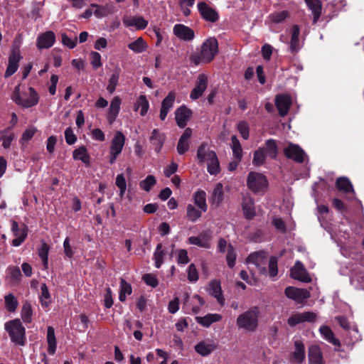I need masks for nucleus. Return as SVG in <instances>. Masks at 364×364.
I'll use <instances>...</instances> for the list:
<instances>
[{
    "label": "nucleus",
    "mask_w": 364,
    "mask_h": 364,
    "mask_svg": "<svg viewBox=\"0 0 364 364\" xmlns=\"http://www.w3.org/2000/svg\"><path fill=\"white\" fill-rule=\"evenodd\" d=\"M218 53V43L215 38L210 37L205 40L199 53L191 56L190 60L195 65L200 63H210Z\"/></svg>",
    "instance_id": "obj_1"
},
{
    "label": "nucleus",
    "mask_w": 364,
    "mask_h": 364,
    "mask_svg": "<svg viewBox=\"0 0 364 364\" xmlns=\"http://www.w3.org/2000/svg\"><path fill=\"white\" fill-rule=\"evenodd\" d=\"M11 100L18 105L29 108L36 105L39 101V95L32 87H28V92L21 93L20 85L15 87L11 95Z\"/></svg>",
    "instance_id": "obj_2"
},
{
    "label": "nucleus",
    "mask_w": 364,
    "mask_h": 364,
    "mask_svg": "<svg viewBox=\"0 0 364 364\" xmlns=\"http://www.w3.org/2000/svg\"><path fill=\"white\" fill-rule=\"evenodd\" d=\"M259 315V310L257 306L241 314L237 318L238 328L248 331H255L258 326Z\"/></svg>",
    "instance_id": "obj_3"
},
{
    "label": "nucleus",
    "mask_w": 364,
    "mask_h": 364,
    "mask_svg": "<svg viewBox=\"0 0 364 364\" xmlns=\"http://www.w3.org/2000/svg\"><path fill=\"white\" fill-rule=\"evenodd\" d=\"M266 176L258 172L251 171L247 178V186L254 193L264 195L268 188Z\"/></svg>",
    "instance_id": "obj_4"
},
{
    "label": "nucleus",
    "mask_w": 364,
    "mask_h": 364,
    "mask_svg": "<svg viewBox=\"0 0 364 364\" xmlns=\"http://www.w3.org/2000/svg\"><path fill=\"white\" fill-rule=\"evenodd\" d=\"M5 329L8 332L12 342L23 346L25 344V328L19 319H14L5 323Z\"/></svg>",
    "instance_id": "obj_5"
},
{
    "label": "nucleus",
    "mask_w": 364,
    "mask_h": 364,
    "mask_svg": "<svg viewBox=\"0 0 364 364\" xmlns=\"http://www.w3.org/2000/svg\"><path fill=\"white\" fill-rule=\"evenodd\" d=\"M126 137L121 131H117L111 141L109 146L110 164L115 163L117 157L121 154L125 144Z\"/></svg>",
    "instance_id": "obj_6"
},
{
    "label": "nucleus",
    "mask_w": 364,
    "mask_h": 364,
    "mask_svg": "<svg viewBox=\"0 0 364 364\" xmlns=\"http://www.w3.org/2000/svg\"><path fill=\"white\" fill-rule=\"evenodd\" d=\"M218 251L221 253L227 252L226 260L228 266L232 268L235 264L236 253L233 246L228 244L227 241L223 238H220L217 245Z\"/></svg>",
    "instance_id": "obj_7"
},
{
    "label": "nucleus",
    "mask_w": 364,
    "mask_h": 364,
    "mask_svg": "<svg viewBox=\"0 0 364 364\" xmlns=\"http://www.w3.org/2000/svg\"><path fill=\"white\" fill-rule=\"evenodd\" d=\"M212 233L209 231L203 232L198 236H191L188 239V243L204 249H210L212 246Z\"/></svg>",
    "instance_id": "obj_8"
},
{
    "label": "nucleus",
    "mask_w": 364,
    "mask_h": 364,
    "mask_svg": "<svg viewBox=\"0 0 364 364\" xmlns=\"http://www.w3.org/2000/svg\"><path fill=\"white\" fill-rule=\"evenodd\" d=\"M208 75L205 73L199 74L195 87L192 90L190 97L195 100L200 97L208 87Z\"/></svg>",
    "instance_id": "obj_9"
},
{
    "label": "nucleus",
    "mask_w": 364,
    "mask_h": 364,
    "mask_svg": "<svg viewBox=\"0 0 364 364\" xmlns=\"http://www.w3.org/2000/svg\"><path fill=\"white\" fill-rule=\"evenodd\" d=\"M316 318V314L311 311H304L302 313H296L291 315L288 318V324L290 326H295L297 324L304 322H314Z\"/></svg>",
    "instance_id": "obj_10"
},
{
    "label": "nucleus",
    "mask_w": 364,
    "mask_h": 364,
    "mask_svg": "<svg viewBox=\"0 0 364 364\" xmlns=\"http://www.w3.org/2000/svg\"><path fill=\"white\" fill-rule=\"evenodd\" d=\"M285 295L296 302L301 304L310 297V293L302 289H298L294 287H288L285 289Z\"/></svg>",
    "instance_id": "obj_11"
},
{
    "label": "nucleus",
    "mask_w": 364,
    "mask_h": 364,
    "mask_svg": "<svg viewBox=\"0 0 364 364\" xmlns=\"http://www.w3.org/2000/svg\"><path fill=\"white\" fill-rule=\"evenodd\" d=\"M284 155L293 161L302 163L304 160L305 152L299 146L294 144H289L284 150Z\"/></svg>",
    "instance_id": "obj_12"
},
{
    "label": "nucleus",
    "mask_w": 364,
    "mask_h": 364,
    "mask_svg": "<svg viewBox=\"0 0 364 364\" xmlns=\"http://www.w3.org/2000/svg\"><path fill=\"white\" fill-rule=\"evenodd\" d=\"M22 59L20 51L14 50L9 57L8 65L5 72L4 77H9L13 75L18 68V63Z\"/></svg>",
    "instance_id": "obj_13"
},
{
    "label": "nucleus",
    "mask_w": 364,
    "mask_h": 364,
    "mask_svg": "<svg viewBox=\"0 0 364 364\" xmlns=\"http://www.w3.org/2000/svg\"><path fill=\"white\" fill-rule=\"evenodd\" d=\"M173 33L178 39L185 41H191L195 38L193 30L183 24H176Z\"/></svg>",
    "instance_id": "obj_14"
},
{
    "label": "nucleus",
    "mask_w": 364,
    "mask_h": 364,
    "mask_svg": "<svg viewBox=\"0 0 364 364\" xmlns=\"http://www.w3.org/2000/svg\"><path fill=\"white\" fill-rule=\"evenodd\" d=\"M291 277L303 282H310L311 281V278L307 273L304 266L299 261H297L291 269Z\"/></svg>",
    "instance_id": "obj_15"
},
{
    "label": "nucleus",
    "mask_w": 364,
    "mask_h": 364,
    "mask_svg": "<svg viewBox=\"0 0 364 364\" xmlns=\"http://www.w3.org/2000/svg\"><path fill=\"white\" fill-rule=\"evenodd\" d=\"M204 304L203 298L198 294H195L192 297L188 296L184 301L183 306L186 310L191 311L193 314H198Z\"/></svg>",
    "instance_id": "obj_16"
},
{
    "label": "nucleus",
    "mask_w": 364,
    "mask_h": 364,
    "mask_svg": "<svg viewBox=\"0 0 364 364\" xmlns=\"http://www.w3.org/2000/svg\"><path fill=\"white\" fill-rule=\"evenodd\" d=\"M55 41V36L53 31H46L39 35L36 40L38 49H47L52 47Z\"/></svg>",
    "instance_id": "obj_17"
},
{
    "label": "nucleus",
    "mask_w": 364,
    "mask_h": 364,
    "mask_svg": "<svg viewBox=\"0 0 364 364\" xmlns=\"http://www.w3.org/2000/svg\"><path fill=\"white\" fill-rule=\"evenodd\" d=\"M206 290L210 295L216 299L221 306L224 305L225 299L223 295L221 284L219 280H212L208 285Z\"/></svg>",
    "instance_id": "obj_18"
},
{
    "label": "nucleus",
    "mask_w": 364,
    "mask_h": 364,
    "mask_svg": "<svg viewBox=\"0 0 364 364\" xmlns=\"http://www.w3.org/2000/svg\"><path fill=\"white\" fill-rule=\"evenodd\" d=\"M216 155L215 151L210 149V145L206 142H203L198 148L196 156L199 162L206 163L213 159Z\"/></svg>",
    "instance_id": "obj_19"
},
{
    "label": "nucleus",
    "mask_w": 364,
    "mask_h": 364,
    "mask_svg": "<svg viewBox=\"0 0 364 364\" xmlns=\"http://www.w3.org/2000/svg\"><path fill=\"white\" fill-rule=\"evenodd\" d=\"M275 104L279 114L282 117H284L287 115L289 112L291 104V97L287 94L277 95L275 98Z\"/></svg>",
    "instance_id": "obj_20"
},
{
    "label": "nucleus",
    "mask_w": 364,
    "mask_h": 364,
    "mask_svg": "<svg viewBox=\"0 0 364 364\" xmlns=\"http://www.w3.org/2000/svg\"><path fill=\"white\" fill-rule=\"evenodd\" d=\"M122 22L126 27H134L136 30H143L148 25V21L142 16H125Z\"/></svg>",
    "instance_id": "obj_21"
},
{
    "label": "nucleus",
    "mask_w": 364,
    "mask_h": 364,
    "mask_svg": "<svg viewBox=\"0 0 364 364\" xmlns=\"http://www.w3.org/2000/svg\"><path fill=\"white\" fill-rule=\"evenodd\" d=\"M197 6L200 14L206 21L210 22H215L218 20V14L213 9L210 8L206 3L199 2Z\"/></svg>",
    "instance_id": "obj_22"
},
{
    "label": "nucleus",
    "mask_w": 364,
    "mask_h": 364,
    "mask_svg": "<svg viewBox=\"0 0 364 364\" xmlns=\"http://www.w3.org/2000/svg\"><path fill=\"white\" fill-rule=\"evenodd\" d=\"M242 209L244 217L252 220L256 215L254 200L250 196H244L242 202Z\"/></svg>",
    "instance_id": "obj_23"
},
{
    "label": "nucleus",
    "mask_w": 364,
    "mask_h": 364,
    "mask_svg": "<svg viewBox=\"0 0 364 364\" xmlns=\"http://www.w3.org/2000/svg\"><path fill=\"white\" fill-rule=\"evenodd\" d=\"M192 112L185 106H181L175 112V117L177 125L183 128L186 126L188 120L191 116Z\"/></svg>",
    "instance_id": "obj_24"
},
{
    "label": "nucleus",
    "mask_w": 364,
    "mask_h": 364,
    "mask_svg": "<svg viewBox=\"0 0 364 364\" xmlns=\"http://www.w3.org/2000/svg\"><path fill=\"white\" fill-rule=\"evenodd\" d=\"M121 104L122 100L119 96L114 97L111 100L107 117L109 124H112L116 120L120 111Z\"/></svg>",
    "instance_id": "obj_25"
},
{
    "label": "nucleus",
    "mask_w": 364,
    "mask_h": 364,
    "mask_svg": "<svg viewBox=\"0 0 364 364\" xmlns=\"http://www.w3.org/2000/svg\"><path fill=\"white\" fill-rule=\"evenodd\" d=\"M266 254L264 252H254L249 255L247 259L248 264H253L258 267L261 273L265 272V267L263 265L265 264Z\"/></svg>",
    "instance_id": "obj_26"
},
{
    "label": "nucleus",
    "mask_w": 364,
    "mask_h": 364,
    "mask_svg": "<svg viewBox=\"0 0 364 364\" xmlns=\"http://www.w3.org/2000/svg\"><path fill=\"white\" fill-rule=\"evenodd\" d=\"M192 135V129L191 128H186L181 136L178 144H177V152L178 154L182 155L188 151L190 148V143L188 139Z\"/></svg>",
    "instance_id": "obj_27"
},
{
    "label": "nucleus",
    "mask_w": 364,
    "mask_h": 364,
    "mask_svg": "<svg viewBox=\"0 0 364 364\" xmlns=\"http://www.w3.org/2000/svg\"><path fill=\"white\" fill-rule=\"evenodd\" d=\"M305 347L299 340L294 341V351L291 358V362L294 364H301L305 360Z\"/></svg>",
    "instance_id": "obj_28"
},
{
    "label": "nucleus",
    "mask_w": 364,
    "mask_h": 364,
    "mask_svg": "<svg viewBox=\"0 0 364 364\" xmlns=\"http://www.w3.org/2000/svg\"><path fill=\"white\" fill-rule=\"evenodd\" d=\"M176 99V93L173 91L170 92L168 95L161 102V108L159 117L161 120H164L170 110L173 107Z\"/></svg>",
    "instance_id": "obj_29"
},
{
    "label": "nucleus",
    "mask_w": 364,
    "mask_h": 364,
    "mask_svg": "<svg viewBox=\"0 0 364 364\" xmlns=\"http://www.w3.org/2000/svg\"><path fill=\"white\" fill-rule=\"evenodd\" d=\"M216 348V345L212 341H203L196 344L194 349L201 356H208Z\"/></svg>",
    "instance_id": "obj_30"
},
{
    "label": "nucleus",
    "mask_w": 364,
    "mask_h": 364,
    "mask_svg": "<svg viewBox=\"0 0 364 364\" xmlns=\"http://www.w3.org/2000/svg\"><path fill=\"white\" fill-rule=\"evenodd\" d=\"M308 358L309 364H325L322 351L318 346L309 347Z\"/></svg>",
    "instance_id": "obj_31"
},
{
    "label": "nucleus",
    "mask_w": 364,
    "mask_h": 364,
    "mask_svg": "<svg viewBox=\"0 0 364 364\" xmlns=\"http://www.w3.org/2000/svg\"><path fill=\"white\" fill-rule=\"evenodd\" d=\"M222 318L219 314H208L204 316L196 317V321L200 325L208 328L212 323L221 321Z\"/></svg>",
    "instance_id": "obj_32"
},
{
    "label": "nucleus",
    "mask_w": 364,
    "mask_h": 364,
    "mask_svg": "<svg viewBox=\"0 0 364 364\" xmlns=\"http://www.w3.org/2000/svg\"><path fill=\"white\" fill-rule=\"evenodd\" d=\"M319 331L326 341L331 343L335 346L339 347L341 346L340 341L334 337V334L331 329L328 326H321L319 328Z\"/></svg>",
    "instance_id": "obj_33"
},
{
    "label": "nucleus",
    "mask_w": 364,
    "mask_h": 364,
    "mask_svg": "<svg viewBox=\"0 0 364 364\" xmlns=\"http://www.w3.org/2000/svg\"><path fill=\"white\" fill-rule=\"evenodd\" d=\"M121 73V69L119 67H116L114 70H113V73L110 75L108 84L107 85V90L110 93L112 94L115 90L117 86L118 85L119 77Z\"/></svg>",
    "instance_id": "obj_34"
},
{
    "label": "nucleus",
    "mask_w": 364,
    "mask_h": 364,
    "mask_svg": "<svg viewBox=\"0 0 364 364\" xmlns=\"http://www.w3.org/2000/svg\"><path fill=\"white\" fill-rule=\"evenodd\" d=\"M223 186L221 183H218L213 191L210 201L213 205L218 206L223 200Z\"/></svg>",
    "instance_id": "obj_35"
},
{
    "label": "nucleus",
    "mask_w": 364,
    "mask_h": 364,
    "mask_svg": "<svg viewBox=\"0 0 364 364\" xmlns=\"http://www.w3.org/2000/svg\"><path fill=\"white\" fill-rule=\"evenodd\" d=\"M164 140L165 136L164 134L160 133L157 129L153 130L150 136V141L154 146V149L156 152L159 153L161 151Z\"/></svg>",
    "instance_id": "obj_36"
},
{
    "label": "nucleus",
    "mask_w": 364,
    "mask_h": 364,
    "mask_svg": "<svg viewBox=\"0 0 364 364\" xmlns=\"http://www.w3.org/2000/svg\"><path fill=\"white\" fill-rule=\"evenodd\" d=\"M194 204L203 212H206L208 205L206 203V194L203 191H198L193 195Z\"/></svg>",
    "instance_id": "obj_37"
},
{
    "label": "nucleus",
    "mask_w": 364,
    "mask_h": 364,
    "mask_svg": "<svg viewBox=\"0 0 364 364\" xmlns=\"http://www.w3.org/2000/svg\"><path fill=\"white\" fill-rule=\"evenodd\" d=\"M134 107L135 111L140 109V114L144 116L149 108V103L146 97L143 95H140L134 103Z\"/></svg>",
    "instance_id": "obj_38"
},
{
    "label": "nucleus",
    "mask_w": 364,
    "mask_h": 364,
    "mask_svg": "<svg viewBox=\"0 0 364 364\" xmlns=\"http://www.w3.org/2000/svg\"><path fill=\"white\" fill-rule=\"evenodd\" d=\"M314 15V23H316L321 16V5L319 0H305Z\"/></svg>",
    "instance_id": "obj_39"
},
{
    "label": "nucleus",
    "mask_w": 364,
    "mask_h": 364,
    "mask_svg": "<svg viewBox=\"0 0 364 364\" xmlns=\"http://www.w3.org/2000/svg\"><path fill=\"white\" fill-rule=\"evenodd\" d=\"M48 352L53 355L56 350V338L55 331L52 326H48L47 330Z\"/></svg>",
    "instance_id": "obj_40"
},
{
    "label": "nucleus",
    "mask_w": 364,
    "mask_h": 364,
    "mask_svg": "<svg viewBox=\"0 0 364 364\" xmlns=\"http://www.w3.org/2000/svg\"><path fill=\"white\" fill-rule=\"evenodd\" d=\"M336 187L340 191L351 193L353 196L355 195V192L350 181L346 177H341L337 179Z\"/></svg>",
    "instance_id": "obj_41"
},
{
    "label": "nucleus",
    "mask_w": 364,
    "mask_h": 364,
    "mask_svg": "<svg viewBox=\"0 0 364 364\" xmlns=\"http://www.w3.org/2000/svg\"><path fill=\"white\" fill-rule=\"evenodd\" d=\"M49 250L50 246L45 241L42 240L41 245L38 247L37 252L45 268L48 267Z\"/></svg>",
    "instance_id": "obj_42"
},
{
    "label": "nucleus",
    "mask_w": 364,
    "mask_h": 364,
    "mask_svg": "<svg viewBox=\"0 0 364 364\" xmlns=\"http://www.w3.org/2000/svg\"><path fill=\"white\" fill-rule=\"evenodd\" d=\"M73 157L75 160H80L87 165L90 164V155L87 149L83 146L74 150Z\"/></svg>",
    "instance_id": "obj_43"
},
{
    "label": "nucleus",
    "mask_w": 364,
    "mask_h": 364,
    "mask_svg": "<svg viewBox=\"0 0 364 364\" xmlns=\"http://www.w3.org/2000/svg\"><path fill=\"white\" fill-rule=\"evenodd\" d=\"M299 28L297 25H294L291 28V37L290 41V50L291 52H297L299 48Z\"/></svg>",
    "instance_id": "obj_44"
},
{
    "label": "nucleus",
    "mask_w": 364,
    "mask_h": 364,
    "mask_svg": "<svg viewBox=\"0 0 364 364\" xmlns=\"http://www.w3.org/2000/svg\"><path fill=\"white\" fill-rule=\"evenodd\" d=\"M265 153L269 158L275 159L278 155V146L274 139H269L265 141Z\"/></svg>",
    "instance_id": "obj_45"
},
{
    "label": "nucleus",
    "mask_w": 364,
    "mask_h": 364,
    "mask_svg": "<svg viewBox=\"0 0 364 364\" xmlns=\"http://www.w3.org/2000/svg\"><path fill=\"white\" fill-rule=\"evenodd\" d=\"M128 48L134 53H141L146 50L147 44L141 37H139L134 41L129 43Z\"/></svg>",
    "instance_id": "obj_46"
},
{
    "label": "nucleus",
    "mask_w": 364,
    "mask_h": 364,
    "mask_svg": "<svg viewBox=\"0 0 364 364\" xmlns=\"http://www.w3.org/2000/svg\"><path fill=\"white\" fill-rule=\"evenodd\" d=\"M231 148L235 159L237 161H241L243 151L241 144L236 136H232L231 138Z\"/></svg>",
    "instance_id": "obj_47"
},
{
    "label": "nucleus",
    "mask_w": 364,
    "mask_h": 364,
    "mask_svg": "<svg viewBox=\"0 0 364 364\" xmlns=\"http://www.w3.org/2000/svg\"><path fill=\"white\" fill-rule=\"evenodd\" d=\"M203 211L193 205L188 204L186 208V217L192 223L196 222L202 215Z\"/></svg>",
    "instance_id": "obj_48"
},
{
    "label": "nucleus",
    "mask_w": 364,
    "mask_h": 364,
    "mask_svg": "<svg viewBox=\"0 0 364 364\" xmlns=\"http://www.w3.org/2000/svg\"><path fill=\"white\" fill-rule=\"evenodd\" d=\"M267 154L264 148L257 149L253 154L252 164L255 166H261L265 163Z\"/></svg>",
    "instance_id": "obj_49"
},
{
    "label": "nucleus",
    "mask_w": 364,
    "mask_h": 364,
    "mask_svg": "<svg viewBox=\"0 0 364 364\" xmlns=\"http://www.w3.org/2000/svg\"><path fill=\"white\" fill-rule=\"evenodd\" d=\"M207 170L210 175H217L220 171V163L217 155L206 162Z\"/></svg>",
    "instance_id": "obj_50"
},
{
    "label": "nucleus",
    "mask_w": 364,
    "mask_h": 364,
    "mask_svg": "<svg viewBox=\"0 0 364 364\" xmlns=\"http://www.w3.org/2000/svg\"><path fill=\"white\" fill-rule=\"evenodd\" d=\"M132 294V287L128 284L124 279H121L120 281V291L119 295V299L121 301L126 300L127 296Z\"/></svg>",
    "instance_id": "obj_51"
},
{
    "label": "nucleus",
    "mask_w": 364,
    "mask_h": 364,
    "mask_svg": "<svg viewBox=\"0 0 364 364\" xmlns=\"http://www.w3.org/2000/svg\"><path fill=\"white\" fill-rule=\"evenodd\" d=\"M4 299L6 310L9 312L15 311L18 304L16 298L12 294H9L5 296Z\"/></svg>",
    "instance_id": "obj_52"
},
{
    "label": "nucleus",
    "mask_w": 364,
    "mask_h": 364,
    "mask_svg": "<svg viewBox=\"0 0 364 364\" xmlns=\"http://www.w3.org/2000/svg\"><path fill=\"white\" fill-rule=\"evenodd\" d=\"M166 253L162 249V245L158 244L156 248V251L154 255V259L155 261V267L159 268L164 262V257Z\"/></svg>",
    "instance_id": "obj_53"
},
{
    "label": "nucleus",
    "mask_w": 364,
    "mask_h": 364,
    "mask_svg": "<svg viewBox=\"0 0 364 364\" xmlns=\"http://www.w3.org/2000/svg\"><path fill=\"white\" fill-rule=\"evenodd\" d=\"M21 315L25 323H31L32 321L33 311L29 303L26 302L23 305Z\"/></svg>",
    "instance_id": "obj_54"
},
{
    "label": "nucleus",
    "mask_w": 364,
    "mask_h": 364,
    "mask_svg": "<svg viewBox=\"0 0 364 364\" xmlns=\"http://www.w3.org/2000/svg\"><path fill=\"white\" fill-rule=\"evenodd\" d=\"M289 16L287 11H282L271 14L268 18L274 23H280Z\"/></svg>",
    "instance_id": "obj_55"
},
{
    "label": "nucleus",
    "mask_w": 364,
    "mask_h": 364,
    "mask_svg": "<svg viewBox=\"0 0 364 364\" xmlns=\"http://www.w3.org/2000/svg\"><path fill=\"white\" fill-rule=\"evenodd\" d=\"M50 294L46 284L41 286L40 300L43 306L47 307L50 303Z\"/></svg>",
    "instance_id": "obj_56"
},
{
    "label": "nucleus",
    "mask_w": 364,
    "mask_h": 364,
    "mask_svg": "<svg viewBox=\"0 0 364 364\" xmlns=\"http://www.w3.org/2000/svg\"><path fill=\"white\" fill-rule=\"evenodd\" d=\"M115 183L119 189V196L122 198L127 191V182L123 173L117 176Z\"/></svg>",
    "instance_id": "obj_57"
},
{
    "label": "nucleus",
    "mask_w": 364,
    "mask_h": 364,
    "mask_svg": "<svg viewBox=\"0 0 364 364\" xmlns=\"http://www.w3.org/2000/svg\"><path fill=\"white\" fill-rule=\"evenodd\" d=\"M156 182L155 177L152 175H149L139 183V186L144 191L149 192L156 184Z\"/></svg>",
    "instance_id": "obj_58"
},
{
    "label": "nucleus",
    "mask_w": 364,
    "mask_h": 364,
    "mask_svg": "<svg viewBox=\"0 0 364 364\" xmlns=\"http://www.w3.org/2000/svg\"><path fill=\"white\" fill-rule=\"evenodd\" d=\"M348 338L349 339L348 342L352 344L361 340V336L355 325L353 324L351 328L348 331Z\"/></svg>",
    "instance_id": "obj_59"
},
{
    "label": "nucleus",
    "mask_w": 364,
    "mask_h": 364,
    "mask_svg": "<svg viewBox=\"0 0 364 364\" xmlns=\"http://www.w3.org/2000/svg\"><path fill=\"white\" fill-rule=\"evenodd\" d=\"M179 6L183 14L188 16L191 14V8L193 6L195 0H178Z\"/></svg>",
    "instance_id": "obj_60"
},
{
    "label": "nucleus",
    "mask_w": 364,
    "mask_h": 364,
    "mask_svg": "<svg viewBox=\"0 0 364 364\" xmlns=\"http://www.w3.org/2000/svg\"><path fill=\"white\" fill-rule=\"evenodd\" d=\"M176 255L177 263L180 265H186L190 261L186 250L181 249L176 250Z\"/></svg>",
    "instance_id": "obj_61"
},
{
    "label": "nucleus",
    "mask_w": 364,
    "mask_h": 364,
    "mask_svg": "<svg viewBox=\"0 0 364 364\" xmlns=\"http://www.w3.org/2000/svg\"><path fill=\"white\" fill-rule=\"evenodd\" d=\"M90 64L94 69H98L102 65L101 55L97 51H91L90 53Z\"/></svg>",
    "instance_id": "obj_62"
},
{
    "label": "nucleus",
    "mask_w": 364,
    "mask_h": 364,
    "mask_svg": "<svg viewBox=\"0 0 364 364\" xmlns=\"http://www.w3.org/2000/svg\"><path fill=\"white\" fill-rule=\"evenodd\" d=\"M186 272L188 274V279L190 282H196L198 280V272L193 264L188 266Z\"/></svg>",
    "instance_id": "obj_63"
},
{
    "label": "nucleus",
    "mask_w": 364,
    "mask_h": 364,
    "mask_svg": "<svg viewBox=\"0 0 364 364\" xmlns=\"http://www.w3.org/2000/svg\"><path fill=\"white\" fill-rule=\"evenodd\" d=\"M237 128L238 132L241 134V136L244 139H247L249 138L250 129L247 122L245 121L240 122L237 124Z\"/></svg>",
    "instance_id": "obj_64"
}]
</instances>
